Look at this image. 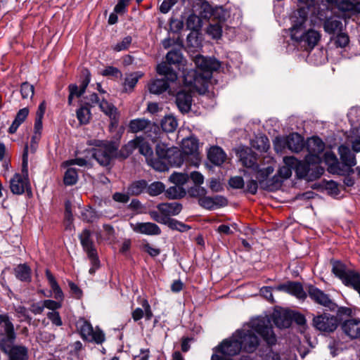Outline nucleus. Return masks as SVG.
<instances>
[{"instance_id":"nucleus-44","label":"nucleus","mask_w":360,"mask_h":360,"mask_svg":"<svg viewBox=\"0 0 360 360\" xmlns=\"http://www.w3.org/2000/svg\"><path fill=\"white\" fill-rule=\"evenodd\" d=\"M1 323H3L8 340L11 342L15 338L13 323L8 320L7 316L0 315V324Z\"/></svg>"},{"instance_id":"nucleus-4","label":"nucleus","mask_w":360,"mask_h":360,"mask_svg":"<svg viewBox=\"0 0 360 360\" xmlns=\"http://www.w3.org/2000/svg\"><path fill=\"white\" fill-rule=\"evenodd\" d=\"M28 179V152L25 146L22 155V174H15L10 180V188L13 194H22L29 186Z\"/></svg>"},{"instance_id":"nucleus-41","label":"nucleus","mask_w":360,"mask_h":360,"mask_svg":"<svg viewBox=\"0 0 360 360\" xmlns=\"http://www.w3.org/2000/svg\"><path fill=\"white\" fill-rule=\"evenodd\" d=\"M143 76V73L140 71L129 73L126 75L124 82L125 91H132L139 79Z\"/></svg>"},{"instance_id":"nucleus-26","label":"nucleus","mask_w":360,"mask_h":360,"mask_svg":"<svg viewBox=\"0 0 360 360\" xmlns=\"http://www.w3.org/2000/svg\"><path fill=\"white\" fill-rule=\"evenodd\" d=\"M238 155L243 165L248 168H252V169H254L257 165L255 164L256 156L250 148L247 147L240 148L238 151Z\"/></svg>"},{"instance_id":"nucleus-48","label":"nucleus","mask_w":360,"mask_h":360,"mask_svg":"<svg viewBox=\"0 0 360 360\" xmlns=\"http://www.w3.org/2000/svg\"><path fill=\"white\" fill-rule=\"evenodd\" d=\"M186 193V190L182 186L176 184L173 186L169 187L166 191L167 196L171 199L182 198L185 196Z\"/></svg>"},{"instance_id":"nucleus-31","label":"nucleus","mask_w":360,"mask_h":360,"mask_svg":"<svg viewBox=\"0 0 360 360\" xmlns=\"http://www.w3.org/2000/svg\"><path fill=\"white\" fill-rule=\"evenodd\" d=\"M338 152L342 162L348 167H352L356 164L355 155L350 150L348 146L341 145L338 148Z\"/></svg>"},{"instance_id":"nucleus-55","label":"nucleus","mask_w":360,"mask_h":360,"mask_svg":"<svg viewBox=\"0 0 360 360\" xmlns=\"http://www.w3.org/2000/svg\"><path fill=\"white\" fill-rule=\"evenodd\" d=\"M165 188V185L160 181L153 182L146 188L148 193L151 196L160 195L164 191Z\"/></svg>"},{"instance_id":"nucleus-15","label":"nucleus","mask_w":360,"mask_h":360,"mask_svg":"<svg viewBox=\"0 0 360 360\" xmlns=\"http://www.w3.org/2000/svg\"><path fill=\"white\" fill-rule=\"evenodd\" d=\"M156 154L160 159H167V162L172 165L179 167L182 163L180 153L176 149L169 148L164 143L157 144Z\"/></svg>"},{"instance_id":"nucleus-3","label":"nucleus","mask_w":360,"mask_h":360,"mask_svg":"<svg viewBox=\"0 0 360 360\" xmlns=\"http://www.w3.org/2000/svg\"><path fill=\"white\" fill-rule=\"evenodd\" d=\"M297 15L293 20V25L290 29L292 39L302 44L306 48L312 49L318 44L321 39L320 33L314 30H306L304 23L307 20V15L304 8H300L297 11Z\"/></svg>"},{"instance_id":"nucleus-45","label":"nucleus","mask_w":360,"mask_h":360,"mask_svg":"<svg viewBox=\"0 0 360 360\" xmlns=\"http://www.w3.org/2000/svg\"><path fill=\"white\" fill-rule=\"evenodd\" d=\"M251 146L260 152H266L270 147L269 141L266 136L256 137L251 141Z\"/></svg>"},{"instance_id":"nucleus-21","label":"nucleus","mask_w":360,"mask_h":360,"mask_svg":"<svg viewBox=\"0 0 360 360\" xmlns=\"http://www.w3.org/2000/svg\"><path fill=\"white\" fill-rule=\"evenodd\" d=\"M129 130L131 133L144 131L146 133L156 129V127L148 120L145 118H137L131 120L129 123Z\"/></svg>"},{"instance_id":"nucleus-10","label":"nucleus","mask_w":360,"mask_h":360,"mask_svg":"<svg viewBox=\"0 0 360 360\" xmlns=\"http://www.w3.org/2000/svg\"><path fill=\"white\" fill-rule=\"evenodd\" d=\"M332 271L347 286L354 288L358 281L359 274L354 271L347 269L345 265L340 262L333 263Z\"/></svg>"},{"instance_id":"nucleus-25","label":"nucleus","mask_w":360,"mask_h":360,"mask_svg":"<svg viewBox=\"0 0 360 360\" xmlns=\"http://www.w3.org/2000/svg\"><path fill=\"white\" fill-rule=\"evenodd\" d=\"M89 82H90L89 73L86 70L85 78L79 86H78L75 84H72L69 86L68 88H69L70 94L68 96V103L70 105L72 104V99L75 97L79 98L85 92L86 88L88 86Z\"/></svg>"},{"instance_id":"nucleus-29","label":"nucleus","mask_w":360,"mask_h":360,"mask_svg":"<svg viewBox=\"0 0 360 360\" xmlns=\"http://www.w3.org/2000/svg\"><path fill=\"white\" fill-rule=\"evenodd\" d=\"M213 8L205 0H195L193 3L192 12L196 13L201 18H211Z\"/></svg>"},{"instance_id":"nucleus-24","label":"nucleus","mask_w":360,"mask_h":360,"mask_svg":"<svg viewBox=\"0 0 360 360\" xmlns=\"http://www.w3.org/2000/svg\"><path fill=\"white\" fill-rule=\"evenodd\" d=\"M1 347L5 353L9 354V360H27V349L24 347L15 346L11 347V345H6L4 343H1Z\"/></svg>"},{"instance_id":"nucleus-61","label":"nucleus","mask_w":360,"mask_h":360,"mask_svg":"<svg viewBox=\"0 0 360 360\" xmlns=\"http://www.w3.org/2000/svg\"><path fill=\"white\" fill-rule=\"evenodd\" d=\"M82 218L87 222H93L98 218V215L94 210L89 207L82 212Z\"/></svg>"},{"instance_id":"nucleus-37","label":"nucleus","mask_w":360,"mask_h":360,"mask_svg":"<svg viewBox=\"0 0 360 360\" xmlns=\"http://www.w3.org/2000/svg\"><path fill=\"white\" fill-rule=\"evenodd\" d=\"M156 71L158 74L165 76L167 81L172 85L175 83L177 79L176 74L171 69L170 66L166 63H161L157 65Z\"/></svg>"},{"instance_id":"nucleus-13","label":"nucleus","mask_w":360,"mask_h":360,"mask_svg":"<svg viewBox=\"0 0 360 360\" xmlns=\"http://www.w3.org/2000/svg\"><path fill=\"white\" fill-rule=\"evenodd\" d=\"M325 148V144L322 140L318 137H312L307 141V150L309 154L306 155V160L308 162L319 164L321 162V154Z\"/></svg>"},{"instance_id":"nucleus-40","label":"nucleus","mask_w":360,"mask_h":360,"mask_svg":"<svg viewBox=\"0 0 360 360\" xmlns=\"http://www.w3.org/2000/svg\"><path fill=\"white\" fill-rule=\"evenodd\" d=\"M29 114V110L27 108H24L22 109H20L16 116L15 120H13L12 124L8 129V132L10 134H14L19 126L25 120L27 115Z\"/></svg>"},{"instance_id":"nucleus-8","label":"nucleus","mask_w":360,"mask_h":360,"mask_svg":"<svg viewBox=\"0 0 360 360\" xmlns=\"http://www.w3.org/2000/svg\"><path fill=\"white\" fill-rule=\"evenodd\" d=\"M117 150L113 144L101 141L93 149L92 156L101 165L106 166L115 155Z\"/></svg>"},{"instance_id":"nucleus-57","label":"nucleus","mask_w":360,"mask_h":360,"mask_svg":"<svg viewBox=\"0 0 360 360\" xmlns=\"http://www.w3.org/2000/svg\"><path fill=\"white\" fill-rule=\"evenodd\" d=\"M188 180V176L184 173H173L169 177V181L174 184L183 186Z\"/></svg>"},{"instance_id":"nucleus-49","label":"nucleus","mask_w":360,"mask_h":360,"mask_svg":"<svg viewBox=\"0 0 360 360\" xmlns=\"http://www.w3.org/2000/svg\"><path fill=\"white\" fill-rule=\"evenodd\" d=\"M147 188V182L145 180H139L133 182L128 188V193L137 195L141 194Z\"/></svg>"},{"instance_id":"nucleus-20","label":"nucleus","mask_w":360,"mask_h":360,"mask_svg":"<svg viewBox=\"0 0 360 360\" xmlns=\"http://www.w3.org/2000/svg\"><path fill=\"white\" fill-rule=\"evenodd\" d=\"M132 230L138 233L156 236L161 233L160 227L152 222H138L136 224H131Z\"/></svg>"},{"instance_id":"nucleus-34","label":"nucleus","mask_w":360,"mask_h":360,"mask_svg":"<svg viewBox=\"0 0 360 360\" xmlns=\"http://www.w3.org/2000/svg\"><path fill=\"white\" fill-rule=\"evenodd\" d=\"M46 276L51 286V292L53 293L54 298L58 301H62L64 298L63 292L55 277L48 269L46 270Z\"/></svg>"},{"instance_id":"nucleus-54","label":"nucleus","mask_w":360,"mask_h":360,"mask_svg":"<svg viewBox=\"0 0 360 360\" xmlns=\"http://www.w3.org/2000/svg\"><path fill=\"white\" fill-rule=\"evenodd\" d=\"M137 146L139 153L146 157V160L150 159L153 155V149L141 136H140V143Z\"/></svg>"},{"instance_id":"nucleus-32","label":"nucleus","mask_w":360,"mask_h":360,"mask_svg":"<svg viewBox=\"0 0 360 360\" xmlns=\"http://www.w3.org/2000/svg\"><path fill=\"white\" fill-rule=\"evenodd\" d=\"M286 146L291 151L297 153L300 151L304 146L303 139L297 133L291 134L286 137Z\"/></svg>"},{"instance_id":"nucleus-7","label":"nucleus","mask_w":360,"mask_h":360,"mask_svg":"<svg viewBox=\"0 0 360 360\" xmlns=\"http://www.w3.org/2000/svg\"><path fill=\"white\" fill-rule=\"evenodd\" d=\"M198 146V139L192 136L184 139L181 145L182 153L188 156L190 164L195 167H198L201 162Z\"/></svg>"},{"instance_id":"nucleus-23","label":"nucleus","mask_w":360,"mask_h":360,"mask_svg":"<svg viewBox=\"0 0 360 360\" xmlns=\"http://www.w3.org/2000/svg\"><path fill=\"white\" fill-rule=\"evenodd\" d=\"M342 330L352 339L358 338L360 337V320L352 319L346 320L342 324Z\"/></svg>"},{"instance_id":"nucleus-27","label":"nucleus","mask_w":360,"mask_h":360,"mask_svg":"<svg viewBox=\"0 0 360 360\" xmlns=\"http://www.w3.org/2000/svg\"><path fill=\"white\" fill-rule=\"evenodd\" d=\"M158 209L165 219H167L169 217L179 214L182 210V205L176 202L160 203L158 205Z\"/></svg>"},{"instance_id":"nucleus-11","label":"nucleus","mask_w":360,"mask_h":360,"mask_svg":"<svg viewBox=\"0 0 360 360\" xmlns=\"http://www.w3.org/2000/svg\"><path fill=\"white\" fill-rule=\"evenodd\" d=\"M241 349H243V347L236 332L232 337L224 340L213 350L221 355L233 356L238 354Z\"/></svg>"},{"instance_id":"nucleus-51","label":"nucleus","mask_w":360,"mask_h":360,"mask_svg":"<svg viewBox=\"0 0 360 360\" xmlns=\"http://www.w3.org/2000/svg\"><path fill=\"white\" fill-rule=\"evenodd\" d=\"M229 16L228 12L222 7H216L213 8L212 15V21L217 20L216 22L221 24Z\"/></svg>"},{"instance_id":"nucleus-47","label":"nucleus","mask_w":360,"mask_h":360,"mask_svg":"<svg viewBox=\"0 0 360 360\" xmlns=\"http://www.w3.org/2000/svg\"><path fill=\"white\" fill-rule=\"evenodd\" d=\"M15 276L22 281H30V269L26 264H20L15 269Z\"/></svg>"},{"instance_id":"nucleus-6","label":"nucleus","mask_w":360,"mask_h":360,"mask_svg":"<svg viewBox=\"0 0 360 360\" xmlns=\"http://www.w3.org/2000/svg\"><path fill=\"white\" fill-rule=\"evenodd\" d=\"M77 328L83 340L101 344L105 340V334L99 328L95 329L91 324L84 319L77 322Z\"/></svg>"},{"instance_id":"nucleus-35","label":"nucleus","mask_w":360,"mask_h":360,"mask_svg":"<svg viewBox=\"0 0 360 360\" xmlns=\"http://www.w3.org/2000/svg\"><path fill=\"white\" fill-rule=\"evenodd\" d=\"M46 276L51 286V292L53 293L54 298L58 301H62L64 298L63 292L55 277L48 269L46 270Z\"/></svg>"},{"instance_id":"nucleus-9","label":"nucleus","mask_w":360,"mask_h":360,"mask_svg":"<svg viewBox=\"0 0 360 360\" xmlns=\"http://www.w3.org/2000/svg\"><path fill=\"white\" fill-rule=\"evenodd\" d=\"M81 244L86 252L89 259L91 261L92 267L89 269L90 274H94L99 266V260L94 243L91 239V232L84 229L79 236Z\"/></svg>"},{"instance_id":"nucleus-14","label":"nucleus","mask_w":360,"mask_h":360,"mask_svg":"<svg viewBox=\"0 0 360 360\" xmlns=\"http://www.w3.org/2000/svg\"><path fill=\"white\" fill-rule=\"evenodd\" d=\"M314 326L320 331L333 332L338 326V320L336 316L329 314H323L316 316L313 319Z\"/></svg>"},{"instance_id":"nucleus-46","label":"nucleus","mask_w":360,"mask_h":360,"mask_svg":"<svg viewBox=\"0 0 360 360\" xmlns=\"http://www.w3.org/2000/svg\"><path fill=\"white\" fill-rule=\"evenodd\" d=\"M177 126V120L172 115H167L161 121V127L166 132H173Z\"/></svg>"},{"instance_id":"nucleus-22","label":"nucleus","mask_w":360,"mask_h":360,"mask_svg":"<svg viewBox=\"0 0 360 360\" xmlns=\"http://www.w3.org/2000/svg\"><path fill=\"white\" fill-rule=\"evenodd\" d=\"M100 109L110 119V126L116 127L119 122L120 114L117 109L111 103L103 99L98 104Z\"/></svg>"},{"instance_id":"nucleus-19","label":"nucleus","mask_w":360,"mask_h":360,"mask_svg":"<svg viewBox=\"0 0 360 360\" xmlns=\"http://www.w3.org/2000/svg\"><path fill=\"white\" fill-rule=\"evenodd\" d=\"M337 8L343 13L345 18H350L352 15L360 13V1L341 0Z\"/></svg>"},{"instance_id":"nucleus-50","label":"nucleus","mask_w":360,"mask_h":360,"mask_svg":"<svg viewBox=\"0 0 360 360\" xmlns=\"http://www.w3.org/2000/svg\"><path fill=\"white\" fill-rule=\"evenodd\" d=\"M186 25L191 30H197L201 27V18L195 12H193L188 18Z\"/></svg>"},{"instance_id":"nucleus-5","label":"nucleus","mask_w":360,"mask_h":360,"mask_svg":"<svg viewBox=\"0 0 360 360\" xmlns=\"http://www.w3.org/2000/svg\"><path fill=\"white\" fill-rule=\"evenodd\" d=\"M297 162V159L293 156H287L283 158V165L278 171V173L273 176L269 181L267 186L269 189H276L281 186V183L290 178L293 170V165Z\"/></svg>"},{"instance_id":"nucleus-64","label":"nucleus","mask_w":360,"mask_h":360,"mask_svg":"<svg viewBox=\"0 0 360 360\" xmlns=\"http://www.w3.org/2000/svg\"><path fill=\"white\" fill-rule=\"evenodd\" d=\"M131 37L129 36L125 37L121 41L117 43L114 46L113 49L115 51H121L127 49L131 43Z\"/></svg>"},{"instance_id":"nucleus-63","label":"nucleus","mask_w":360,"mask_h":360,"mask_svg":"<svg viewBox=\"0 0 360 360\" xmlns=\"http://www.w3.org/2000/svg\"><path fill=\"white\" fill-rule=\"evenodd\" d=\"M166 59L170 64H177L181 62L182 56L178 51H171L167 53Z\"/></svg>"},{"instance_id":"nucleus-52","label":"nucleus","mask_w":360,"mask_h":360,"mask_svg":"<svg viewBox=\"0 0 360 360\" xmlns=\"http://www.w3.org/2000/svg\"><path fill=\"white\" fill-rule=\"evenodd\" d=\"M207 33L214 39H219L221 37V24L212 22L207 28Z\"/></svg>"},{"instance_id":"nucleus-18","label":"nucleus","mask_w":360,"mask_h":360,"mask_svg":"<svg viewBox=\"0 0 360 360\" xmlns=\"http://www.w3.org/2000/svg\"><path fill=\"white\" fill-rule=\"evenodd\" d=\"M278 291H283L288 292L300 300H304L307 294L304 292L302 285L297 282H288L281 284L274 288Z\"/></svg>"},{"instance_id":"nucleus-62","label":"nucleus","mask_w":360,"mask_h":360,"mask_svg":"<svg viewBox=\"0 0 360 360\" xmlns=\"http://www.w3.org/2000/svg\"><path fill=\"white\" fill-rule=\"evenodd\" d=\"M20 92L22 98H32L34 95V86L27 82H25L21 85Z\"/></svg>"},{"instance_id":"nucleus-30","label":"nucleus","mask_w":360,"mask_h":360,"mask_svg":"<svg viewBox=\"0 0 360 360\" xmlns=\"http://www.w3.org/2000/svg\"><path fill=\"white\" fill-rule=\"evenodd\" d=\"M207 158L214 165L220 166L226 160V155L219 146H212L207 150Z\"/></svg>"},{"instance_id":"nucleus-56","label":"nucleus","mask_w":360,"mask_h":360,"mask_svg":"<svg viewBox=\"0 0 360 360\" xmlns=\"http://www.w3.org/2000/svg\"><path fill=\"white\" fill-rule=\"evenodd\" d=\"M78 179L77 172L74 168H69L65 172L64 175V184L68 186L75 184Z\"/></svg>"},{"instance_id":"nucleus-16","label":"nucleus","mask_w":360,"mask_h":360,"mask_svg":"<svg viewBox=\"0 0 360 360\" xmlns=\"http://www.w3.org/2000/svg\"><path fill=\"white\" fill-rule=\"evenodd\" d=\"M275 166L276 162L271 158H267L266 164L263 163L255 166L253 171L255 172L256 179L260 184L266 181V186L269 188L267 186V184L269 181L268 177L274 172ZM271 179H270V180Z\"/></svg>"},{"instance_id":"nucleus-33","label":"nucleus","mask_w":360,"mask_h":360,"mask_svg":"<svg viewBox=\"0 0 360 360\" xmlns=\"http://www.w3.org/2000/svg\"><path fill=\"white\" fill-rule=\"evenodd\" d=\"M169 86L174 88V86H169V84L165 80L156 79L151 80L148 84V90L151 94H160L166 91Z\"/></svg>"},{"instance_id":"nucleus-38","label":"nucleus","mask_w":360,"mask_h":360,"mask_svg":"<svg viewBox=\"0 0 360 360\" xmlns=\"http://www.w3.org/2000/svg\"><path fill=\"white\" fill-rule=\"evenodd\" d=\"M314 165L316 164L313 163L311 161L309 163L306 159L304 160V162L299 161L297 159L296 164L293 165V170L295 171L299 178H304L309 175V172L312 169L311 167Z\"/></svg>"},{"instance_id":"nucleus-59","label":"nucleus","mask_w":360,"mask_h":360,"mask_svg":"<svg viewBox=\"0 0 360 360\" xmlns=\"http://www.w3.org/2000/svg\"><path fill=\"white\" fill-rule=\"evenodd\" d=\"M139 143L140 136H137L134 139L129 141L128 143L123 147L122 150V154L126 157L129 155L135 149L138 148L137 145H139Z\"/></svg>"},{"instance_id":"nucleus-36","label":"nucleus","mask_w":360,"mask_h":360,"mask_svg":"<svg viewBox=\"0 0 360 360\" xmlns=\"http://www.w3.org/2000/svg\"><path fill=\"white\" fill-rule=\"evenodd\" d=\"M46 276L51 286V292L53 293L54 298L58 301H62L64 298L63 292L55 277L48 269L46 270Z\"/></svg>"},{"instance_id":"nucleus-2","label":"nucleus","mask_w":360,"mask_h":360,"mask_svg":"<svg viewBox=\"0 0 360 360\" xmlns=\"http://www.w3.org/2000/svg\"><path fill=\"white\" fill-rule=\"evenodd\" d=\"M194 62L198 70H190L184 75V81L188 86L205 87L207 80L211 77V72L217 70L220 68L219 62L211 58H205L200 55H197L194 58Z\"/></svg>"},{"instance_id":"nucleus-53","label":"nucleus","mask_w":360,"mask_h":360,"mask_svg":"<svg viewBox=\"0 0 360 360\" xmlns=\"http://www.w3.org/2000/svg\"><path fill=\"white\" fill-rule=\"evenodd\" d=\"M149 165H150L154 169L159 171V172H165L168 170V166L167 163V159H158V160H153V159H148L147 160Z\"/></svg>"},{"instance_id":"nucleus-58","label":"nucleus","mask_w":360,"mask_h":360,"mask_svg":"<svg viewBox=\"0 0 360 360\" xmlns=\"http://www.w3.org/2000/svg\"><path fill=\"white\" fill-rule=\"evenodd\" d=\"M90 110L86 107H81L77 110V117L82 124H87L90 120Z\"/></svg>"},{"instance_id":"nucleus-12","label":"nucleus","mask_w":360,"mask_h":360,"mask_svg":"<svg viewBox=\"0 0 360 360\" xmlns=\"http://www.w3.org/2000/svg\"><path fill=\"white\" fill-rule=\"evenodd\" d=\"M199 87H193V85L188 86L184 81V89L176 94V105L181 112H187L190 110L192 103L191 93L198 91Z\"/></svg>"},{"instance_id":"nucleus-28","label":"nucleus","mask_w":360,"mask_h":360,"mask_svg":"<svg viewBox=\"0 0 360 360\" xmlns=\"http://www.w3.org/2000/svg\"><path fill=\"white\" fill-rule=\"evenodd\" d=\"M141 306L142 308L137 307L131 313V316L134 321H138L143 317H145L146 320L149 321L153 316L150 306L147 300H142Z\"/></svg>"},{"instance_id":"nucleus-17","label":"nucleus","mask_w":360,"mask_h":360,"mask_svg":"<svg viewBox=\"0 0 360 360\" xmlns=\"http://www.w3.org/2000/svg\"><path fill=\"white\" fill-rule=\"evenodd\" d=\"M308 294L309 297L316 303L328 307L330 310L335 309V304L330 299L327 294L324 293L320 289L310 285L308 288Z\"/></svg>"},{"instance_id":"nucleus-60","label":"nucleus","mask_w":360,"mask_h":360,"mask_svg":"<svg viewBox=\"0 0 360 360\" xmlns=\"http://www.w3.org/2000/svg\"><path fill=\"white\" fill-rule=\"evenodd\" d=\"M169 227L174 230H177L181 232H184L190 229L188 225H186L176 219H167L166 221Z\"/></svg>"},{"instance_id":"nucleus-42","label":"nucleus","mask_w":360,"mask_h":360,"mask_svg":"<svg viewBox=\"0 0 360 360\" xmlns=\"http://www.w3.org/2000/svg\"><path fill=\"white\" fill-rule=\"evenodd\" d=\"M324 161L328 165L329 172L335 174L340 170V164L335 154L333 153H326L324 155Z\"/></svg>"},{"instance_id":"nucleus-43","label":"nucleus","mask_w":360,"mask_h":360,"mask_svg":"<svg viewBox=\"0 0 360 360\" xmlns=\"http://www.w3.org/2000/svg\"><path fill=\"white\" fill-rule=\"evenodd\" d=\"M273 319L275 325L279 328H288L291 324V320L285 313L275 312Z\"/></svg>"},{"instance_id":"nucleus-1","label":"nucleus","mask_w":360,"mask_h":360,"mask_svg":"<svg viewBox=\"0 0 360 360\" xmlns=\"http://www.w3.org/2000/svg\"><path fill=\"white\" fill-rule=\"evenodd\" d=\"M255 333L260 335L269 345H274L276 342L269 318L252 319L249 324L236 331L243 349L247 352H253L259 345V339Z\"/></svg>"},{"instance_id":"nucleus-39","label":"nucleus","mask_w":360,"mask_h":360,"mask_svg":"<svg viewBox=\"0 0 360 360\" xmlns=\"http://www.w3.org/2000/svg\"><path fill=\"white\" fill-rule=\"evenodd\" d=\"M342 28V22L335 18H327L323 23L324 31L328 34H335V32H340Z\"/></svg>"}]
</instances>
